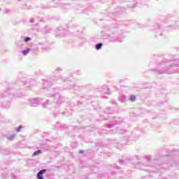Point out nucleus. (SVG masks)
I'll use <instances>...</instances> for the list:
<instances>
[{
    "label": "nucleus",
    "instance_id": "1",
    "mask_svg": "<svg viewBox=\"0 0 179 179\" xmlns=\"http://www.w3.org/2000/svg\"><path fill=\"white\" fill-rule=\"evenodd\" d=\"M45 173H47V169H42L36 175V178L38 179H45L44 178V176H43V174H44Z\"/></svg>",
    "mask_w": 179,
    "mask_h": 179
},
{
    "label": "nucleus",
    "instance_id": "2",
    "mask_svg": "<svg viewBox=\"0 0 179 179\" xmlns=\"http://www.w3.org/2000/svg\"><path fill=\"white\" fill-rule=\"evenodd\" d=\"M6 138L9 141H13V139H15V134H6Z\"/></svg>",
    "mask_w": 179,
    "mask_h": 179
},
{
    "label": "nucleus",
    "instance_id": "3",
    "mask_svg": "<svg viewBox=\"0 0 179 179\" xmlns=\"http://www.w3.org/2000/svg\"><path fill=\"white\" fill-rule=\"evenodd\" d=\"M22 128H23V127L21 125V126H20V127L15 128V131L16 132H20V131H22Z\"/></svg>",
    "mask_w": 179,
    "mask_h": 179
},
{
    "label": "nucleus",
    "instance_id": "4",
    "mask_svg": "<svg viewBox=\"0 0 179 179\" xmlns=\"http://www.w3.org/2000/svg\"><path fill=\"white\" fill-rule=\"evenodd\" d=\"M41 153V150H38L33 153V156H37L38 155H40Z\"/></svg>",
    "mask_w": 179,
    "mask_h": 179
},
{
    "label": "nucleus",
    "instance_id": "5",
    "mask_svg": "<svg viewBox=\"0 0 179 179\" xmlns=\"http://www.w3.org/2000/svg\"><path fill=\"white\" fill-rule=\"evenodd\" d=\"M30 52V48H27L26 50L23 52L24 55H27V54Z\"/></svg>",
    "mask_w": 179,
    "mask_h": 179
},
{
    "label": "nucleus",
    "instance_id": "6",
    "mask_svg": "<svg viewBox=\"0 0 179 179\" xmlns=\"http://www.w3.org/2000/svg\"><path fill=\"white\" fill-rule=\"evenodd\" d=\"M135 100H136V96L131 95L130 96V101H135Z\"/></svg>",
    "mask_w": 179,
    "mask_h": 179
},
{
    "label": "nucleus",
    "instance_id": "7",
    "mask_svg": "<svg viewBox=\"0 0 179 179\" xmlns=\"http://www.w3.org/2000/svg\"><path fill=\"white\" fill-rule=\"evenodd\" d=\"M101 47H103V44L99 43V44L96 45V50H100V48H101Z\"/></svg>",
    "mask_w": 179,
    "mask_h": 179
},
{
    "label": "nucleus",
    "instance_id": "8",
    "mask_svg": "<svg viewBox=\"0 0 179 179\" xmlns=\"http://www.w3.org/2000/svg\"><path fill=\"white\" fill-rule=\"evenodd\" d=\"M24 41H25V43H29V41H31V38L27 37V38H25Z\"/></svg>",
    "mask_w": 179,
    "mask_h": 179
},
{
    "label": "nucleus",
    "instance_id": "9",
    "mask_svg": "<svg viewBox=\"0 0 179 179\" xmlns=\"http://www.w3.org/2000/svg\"><path fill=\"white\" fill-rule=\"evenodd\" d=\"M18 1H20V0H18Z\"/></svg>",
    "mask_w": 179,
    "mask_h": 179
}]
</instances>
